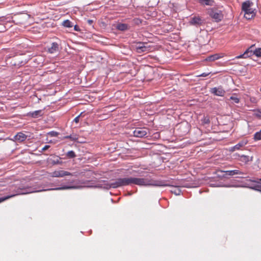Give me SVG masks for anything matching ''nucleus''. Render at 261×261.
<instances>
[{
	"mask_svg": "<svg viewBox=\"0 0 261 261\" xmlns=\"http://www.w3.org/2000/svg\"><path fill=\"white\" fill-rule=\"evenodd\" d=\"M130 185H136L140 186H153L158 187H167L169 185L163 180L148 179L144 178L130 177Z\"/></svg>",
	"mask_w": 261,
	"mask_h": 261,
	"instance_id": "f257e3e1",
	"label": "nucleus"
},
{
	"mask_svg": "<svg viewBox=\"0 0 261 261\" xmlns=\"http://www.w3.org/2000/svg\"><path fill=\"white\" fill-rule=\"evenodd\" d=\"M253 3L250 0L243 2L242 4V10L245 12L244 17L247 19H251L255 15L254 10L251 7Z\"/></svg>",
	"mask_w": 261,
	"mask_h": 261,
	"instance_id": "f03ea898",
	"label": "nucleus"
},
{
	"mask_svg": "<svg viewBox=\"0 0 261 261\" xmlns=\"http://www.w3.org/2000/svg\"><path fill=\"white\" fill-rule=\"evenodd\" d=\"M134 48L136 52L141 54L152 51L154 49V47L147 42H139L134 45Z\"/></svg>",
	"mask_w": 261,
	"mask_h": 261,
	"instance_id": "7ed1b4c3",
	"label": "nucleus"
},
{
	"mask_svg": "<svg viewBox=\"0 0 261 261\" xmlns=\"http://www.w3.org/2000/svg\"><path fill=\"white\" fill-rule=\"evenodd\" d=\"M130 177L119 178L112 180L108 185L109 188H117L122 186L130 185Z\"/></svg>",
	"mask_w": 261,
	"mask_h": 261,
	"instance_id": "20e7f679",
	"label": "nucleus"
},
{
	"mask_svg": "<svg viewBox=\"0 0 261 261\" xmlns=\"http://www.w3.org/2000/svg\"><path fill=\"white\" fill-rule=\"evenodd\" d=\"M255 45H251L249 48H248L243 54L237 56L236 58H246L250 57L253 55H255L257 57H261V48H257L253 49Z\"/></svg>",
	"mask_w": 261,
	"mask_h": 261,
	"instance_id": "39448f33",
	"label": "nucleus"
},
{
	"mask_svg": "<svg viewBox=\"0 0 261 261\" xmlns=\"http://www.w3.org/2000/svg\"><path fill=\"white\" fill-rule=\"evenodd\" d=\"M207 13L214 21L216 22L221 21L224 17L222 11L217 8L209 9Z\"/></svg>",
	"mask_w": 261,
	"mask_h": 261,
	"instance_id": "423d86ee",
	"label": "nucleus"
},
{
	"mask_svg": "<svg viewBox=\"0 0 261 261\" xmlns=\"http://www.w3.org/2000/svg\"><path fill=\"white\" fill-rule=\"evenodd\" d=\"M218 172L224 173L222 175H221V176L223 178H228L230 176H233L236 175H239L237 176L238 177L244 178V175L246 174L245 173L239 169L227 171L219 170Z\"/></svg>",
	"mask_w": 261,
	"mask_h": 261,
	"instance_id": "0eeeda50",
	"label": "nucleus"
},
{
	"mask_svg": "<svg viewBox=\"0 0 261 261\" xmlns=\"http://www.w3.org/2000/svg\"><path fill=\"white\" fill-rule=\"evenodd\" d=\"M50 175L53 177H63L67 175L76 176V175L71 173L69 172L61 170L54 171L50 173Z\"/></svg>",
	"mask_w": 261,
	"mask_h": 261,
	"instance_id": "6e6552de",
	"label": "nucleus"
},
{
	"mask_svg": "<svg viewBox=\"0 0 261 261\" xmlns=\"http://www.w3.org/2000/svg\"><path fill=\"white\" fill-rule=\"evenodd\" d=\"M148 132V128L146 127L136 128L133 132L134 136L136 137L142 138L146 136Z\"/></svg>",
	"mask_w": 261,
	"mask_h": 261,
	"instance_id": "1a4fd4ad",
	"label": "nucleus"
},
{
	"mask_svg": "<svg viewBox=\"0 0 261 261\" xmlns=\"http://www.w3.org/2000/svg\"><path fill=\"white\" fill-rule=\"evenodd\" d=\"M204 23V20L199 16H194L191 18L189 23L191 25L199 26Z\"/></svg>",
	"mask_w": 261,
	"mask_h": 261,
	"instance_id": "9d476101",
	"label": "nucleus"
},
{
	"mask_svg": "<svg viewBox=\"0 0 261 261\" xmlns=\"http://www.w3.org/2000/svg\"><path fill=\"white\" fill-rule=\"evenodd\" d=\"M252 184L249 187L251 189L261 191V178L256 180H249Z\"/></svg>",
	"mask_w": 261,
	"mask_h": 261,
	"instance_id": "9b49d317",
	"label": "nucleus"
},
{
	"mask_svg": "<svg viewBox=\"0 0 261 261\" xmlns=\"http://www.w3.org/2000/svg\"><path fill=\"white\" fill-rule=\"evenodd\" d=\"M27 136L22 132H19L14 137L13 140L18 142H22L26 140Z\"/></svg>",
	"mask_w": 261,
	"mask_h": 261,
	"instance_id": "f8f14e48",
	"label": "nucleus"
},
{
	"mask_svg": "<svg viewBox=\"0 0 261 261\" xmlns=\"http://www.w3.org/2000/svg\"><path fill=\"white\" fill-rule=\"evenodd\" d=\"M224 55V54H214V55H213L207 57L205 59V60L206 61H210V62L214 61L215 60H218V59L223 57Z\"/></svg>",
	"mask_w": 261,
	"mask_h": 261,
	"instance_id": "ddd939ff",
	"label": "nucleus"
},
{
	"mask_svg": "<svg viewBox=\"0 0 261 261\" xmlns=\"http://www.w3.org/2000/svg\"><path fill=\"white\" fill-rule=\"evenodd\" d=\"M211 92L217 96H223L225 91L221 88H214L211 89Z\"/></svg>",
	"mask_w": 261,
	"mask_h": 261,
	"instance_id": "4468645a",
	"label": "nucleus"
},
{
	"mask_svg": "<svg viewBox=\"0 0 261 261\" xmlns=\"http://www.w3.org/2000/svg\"><path fill=\"white\" fill-rule=\"evenodd\" d=\"M59 50V45L57 42H53L51 46L48 48V52L50 54H54L57 52Z\"/></svg>",
	"mask_w": 261,
	"mask_h": 261,
	"instance_id": "2eb2a0df",
	"label": "nucleus"
},
{
	"mask_svg": "<svg viewBox=\"0 0 261 261\" xmlns=\"http://www.w3.org/2000/svg\"><path fill=\"white\" fill-rule=\"evenodd\" d=\"M236 160H238L244 164H247L249 162L252 161V157L248 155H242L240 158H236Z\"/></svg>",
	"mask_w": 261,
	"mask_h": 261,
	"instance_id": "dca6fc26",
	"label": "nucleus"
},
{
	"mask_svg": "<svg viewBox=\"0 0 261 261\" xmlns=\"http://www.w3.org/2000/svg\"><path fill=\"white\" fill-rule=\"evenodd\" d=\"M247 143L245 141H241L236 144L235 146L231 147L229 149L230 151H234L236 150H239L241 147L245 146Z\"/></svg>",
	"mask_w": 261,
	"mask_h": 261,
	"instance_id": "f3484780",
	"label": "nucleus"
},
{
	"mask_svg": "<svg viewBox=\"0 0 261 261\" xmlns=\"http://www.w3.org/2000/svg\"><path fill=\"white\" fill-rule=\"evenodd\" d=\"M202 5L212 6L214 3V0H198Z\"/></svg>",
	"mask_w": 261,
	"mask_h": 261,
	"instance_id": "a211bd4d",
	"label": "nucleus"
},
{
	"mask_svg": "<svg viewBox=\"0 0 261 261\" xmlns=\"http://www.w3.org/2000/svg\"><path fill=\"white\" fill-rule=\"evenodd\" d=\"M117 28L120 31H125L128 29V25L125 23H119L117 25Z\"/></svg>",
	"mask_w": 261,
	"mask_h": 261,
	"instance_id": "6ab92c4d",
	"label": "nucleus"
},
{
	"mask_svg": "<svg viewBox=\"0 0 261 261\" xmlns=\"http://www.w3.org/2000/svg\"><path fill=\"white\" fill-rule=\"evenodd\" d=\"M42 110H37L30 113V115L33 118H37L39 116H41Z\"/></svg>",
	"mask_w": 261,
	"mask_h": 261,
	"instance_id": "aec40b11",
	"label": "nucleus"
},
{
	"mask_svg": "<svg viewBox=\"0 0 261 261\" xmlns=\"http://www.w3.org/2000/svg\"><path fill=\"white\" fill-rule=\"evenodd\" d=\"M62 25L66 28H71L73 27L72 23L69 20H65L63 21Z\"/></svg>",
	"mask_w": 261,
	"mask_h": 261,
	"instance_id": "412c9836",
	"label": "nucleus"
},
{
	"mask_svg": "<svg viewBox=\"0 0 261 261\" xmlns=\"http://www.w3.org/2000/svg\"><path fill=\"white\" fill-rule=\"evenodd\" d=\"M230 99L233 100L235 103H238L240 102V98L237 97L236 94H233L231 96Z\"/></svg>",
	"mask_w": 261,
	"mask_h": 261,
	"instance_id": "4be33fe9",
	"label": "nucleus"
},
{
	"mask_svg": "<svg viewBox=\"0 0 261 261\" xmlns=\"http://www.w3.org/2000/svg\"><path fill=\"white\" fill-rule=\"evenodd\" d=\"M254 139L256 141L261 140V130L254 134Z\"/></svg>",
	"mask_w": 261,
	"mask_h": 261,
	"instance_id": "5701e85b",
	"label": "nucleus"
},
{
	"mask_svg": "<svg viewBox=\"0 0 261 261\" xmlns=\"http://www.w3.org/2000/svg\"><path fill=\"white\" fill-rule=\"evenodd\" d=\"M75 156H76V155L75 154V152L72 150L69 151L67 153V156L68 158H70V159L74 158V157H75Z\"/></svg>",
	"mask_w": 261,
	"mask_h": 261,
	"instance_id": "b1692460",
	"label": "nucleus"
},
{
	"mask_svg": "<svg viewBox=\"0 0 261 261\" xmlns=\"http://www.w3.org/2000/svg\"><path fill=\"white\" fill-rule=\"evenodd\" d=\"M17 195V194H13V195H9V196L4 197L0 198V203L10 198L11 197H13Z\"/></svg>",
	"mask_w": 261,
	"mask_h": 261,
	"instance_id": "393cba45",
	"label": "nucleus"
},
{
	"mask_svg": "<svg viewBox=\"0 0 261 261\" xmlns=\"http://www.w3.org/2000/svg\"><path fill=\"white\" fill-rule=\"evenodd\" d=\"M133 22L135 24L137 25H139L142 23V19L139 18H135L133 19Z\"/></svg>",
	"mask_w": 261,
	"mask_h": 261,
	"instance_id": "a878e982",
	"label": "nucleus"
},
{
	"mask_svg": "<svg viewBox=\"0 0 261 261\" xmlns=\"http://www.w3.org/2000/svg\"><path fill=\"white\" fill-rule=\"evenodd\" d=\"M48 135L51 137H57L59 135V133L55 131H51L48 133Z\"/></svg>",
	"mask_w": 261,
	"mask_h": 261,
	"instance_id": "bb28decb",
	"label": "nucleus"
},
{
	"mask_svg": "<svg viewBox=\"0 0 261 261\" xmlns=\"http://www.w3.org/2000/svg\"><path fill=\"white\" fill-rule=\"evenodd\" d=\"M75 188L74 186L71 187H64L60 188H58L57 189H74Z\"/></svg>",
	"mask_w": 261,
	"mask_h": 261,
	"instance_id": "cd10ccee",
	"label": "nucleus"
},
{
	"mask_svg": "<svg viewBox=\"0 0 261 261\" xmlns=\"http://www.w3.org/2000/svg\"><path fill=\"white\" fill-rule=\"evenodd\" d=\"M81 115V114L77 116V117H76L74 120H73V121L75 122L76 123H77L79 122V120H80V116Z\"/></svg>",
	"mask_w": 261,
	"mask_h": 261,
	"instance_id": "c85d7f7f",
	"label": "nucleus"
},
{
	"mask_svg": "<svg viewBox=\"0 0 261 261\" xmlns=\"http://www.w3.org/2000/svg\"><path fill=\"white\" fill-rule=\"evenodd\" d=\"M210 74V72H204V73H202V74L198 75V76H203V77H205L207 75H208L209 74Z\"/></svg>",
	"mask_w": 261,
	"mask_h": 261,
	"instance_id": "c756f323",
	"label": "nucleus"
},
{
	"mask_svg": "<svg viewBox=\"0 0 261 261\" xmlns=\"http://www.w3.org/2000/svg\"><path fill=\"white\" fill-rule=\"evenodd\" d=\"M64 139H70L71 140H75L76 138H73L71 135L66 136L64 137Z\"/></svg>",
	"mask_w": 261,
	"mask_h": 261,
	"instance_id": "7c9ffc66",
	"label": "nucleus"
},
{
	"mask_svg": "<svg viewBox=\"0 0 261 261\" xmlns=\"http://www.w3.org/2000/svg\"><path fill=\"white\" fill-rule=\"evenodd\" d=\"M49 147H50V146H49V145H46L44 146V147H43V148L42 149V150L43 151H45V150H46L47 149H48L49 148Z\"/></svg>",
	"mask_w": 261,
	"mask_h": 261,
	"instance_id": "2f4dec72",
	"label": "nucleus"
},
{
	"mask_svg": "<svg viewBox=\"0 0 261 261\" xmlns=\"http://www.w3.org/2000/svg\"><path fill=\"white\" fill-rule=\"evenodd\" d=\"M74 30L76 31H80V28L78 25H75L74 26Z\"/></svg>",
	"mask_w": 261,
	"mask_h": 261,
	"instance_id": "473e14b6",
	"label": "nucleus"
},
{
	"mask_svg": "<svg viewBox=\"0 0 261 261\" xmlns=\"http://www.w3.org/2000/svg\"><path fill=\"white\" fill-rule=\"evenodd\" d=\"M233 155H234V159H236V158H240V156H241V155H240L239 154H238V153H236V154H234Z\"/></svg>",
	"mask_w": 261,
	"mask_h": 261,
	"instance_id": "72a5a7b5",
	"label": "nucleus"
},
{
	"mask_svg": "<svg viewBox=\"0 0 261 261\" xmlns=\"http://www.w3.org/2000/svg\"><path fill=\"white\" fill-rule=\"evenodd\" d=\"M87 22L89 24H92V23L93 22V21L92 20H91V19H89L87 20Z\"/></svg>",
	"mask_w": 261,
	"mask_h": 261,
	"instance_id": "f704fd0d",
	"label": "nucleus"
},
{
	"mask_svg": "<svg viewBox=\"0 0 261 261\" xmlns=\"http://www.w3.org/2000/svg\"><path fill=\"white\" fill-rule=\"evenodd\" d=\"M204 122H205V123H209V122H210L209 119H208V118H204Z\"/></svg>",
	"mask_w": 261,
	"mask_h": 261,
	"instance_id": "c9c22d12",
	"label": "nucleus"
},
{
	"mask_svg": "<svg viewBox=\"0 0 261 261\" xmlns=\"http://www.w3.org/2000/svg\"><path fill=\"white\" fill-rule=\"evenodd\" d=\"M255 100H256V99H255V98H254V97H251V98H250V100H251V101H252V102H255Z\"/></svg>",
	"mask_w": 261,
	"mask_h": 261,
	"instance_id": "e433bc0d",
	"label": "nucleus"
},
{
	"mask_svg": "<svg viewBox=\"0 0 261 261\" xmlns=\"http://www.w3.org/2000/svg\"><path fill=\"white\" fill-rule=\"evenodd\" d=\"M32 192H27V193H32ZM23 194H26V193H23Z\"/></svg>",
	"mask_w": 261,
	"mask_h": 261,
	"instance_id": "4c0bfd02",
	"label": "nucleus"
},
{
	"mask_svg": "<svg viewBox=\"0 0 261 261\" xmlns=\"http://www.w3.org/2000/svg\"><path fill=\"white\" fill-rule=\"evenodd\" d=\"M260 91H261V88L260 89Z\"/></svg>",
	"mask_w": 261,
	"mask_h": 261,
	"instance_id": "58836bf2",
	"label": "nucleus"
}]
</instances>
